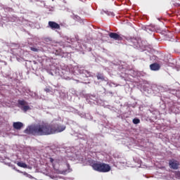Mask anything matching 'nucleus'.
<instances>
[{"label":"nucleus","mask_w":180,"mask_h":180,"mask_svg":"<svg viewBox=\"0 0 180 180\" xmlns=\"http://www.w3.org/2000/svg\"><path fill=\"white\" fill-rule=\"evenodd\" d=\"M65 125L61 124H39L28 127L25 133L27 134H32V136H50V134H56V133H61L65 130Z\"/></svg>","instance_id":"f257e3e1"},{"label":"nucleus","mask_w":180,"mask_h":180,"mask_svg":"<svg viewBox=\"0 0 180 180\" xmlns=\"http://www.w3.org/2000/svg\"><path fill=\"white\" fill-rule=\"evenodd\" d=\"M92 168L98 172H109L110 171V165L102 162H95L92 165Z\"/></svg>","instance_id":"f03ea898"},{"label":"nucleus","mask_w":180,"mask_h":180,"mask_svg":"<svg viewBox=\"0 0 180 180\" xmlns=\"http://www.w3.org/2000/svg\"><path fill=\"white\" fill-rule=\"evenodd\" d=\"M169 167H170L172 169H178V168H179V162L174 159L170 160H169Z\"/></svg>","instance_id":"7ed1b4c3"},{"label":"nucleus","mask_w":180,"mask_h":180,"mask_svg":"<svg viewBox=\"0 0 180 180\" xmlns=\"http://www.w3.org/2000/svg\"><path fill=\"white\" fill-rule=\"evenodd\" d=\"M18 105H20L21 106H22L21 109L22 110H23V112H27V110H30V106L25 105H27V103L25 101L18 100Z\"/></svg>","instance_id":"20e7f679"},{"label":"nucleus","mask_w":180,"mask_h":180,"mask_svg":"<svg viewBox=\"0 0 180 180\" xmlns=\"http://www.w3.org/2000/svg\"><path fill=\"white\" fill-rule=\"evenodd\" d=\"M48 25L49 27L52 29V30H60V25L54 21H49L48 22Z\"/></svg>","instance_id":"39448f33"},{"label":"nucleus","mask_w":180,"mask_h":180,"mask_svg":"<svg viewBox=\"0 0 180 180\" xmlns=\"http://www.w3.org/2000/svg\"><path fill=\"white\" fill-rule=\"evenodd\" d=\"M109 37L110 39H113L114 40H122V39H123L122 37H120V35L115 32H110L109 34Z\"/></svg>","instance_id":"423d86ee"},{"label":"nucleus","mask_w":180,"mask_h":180,"mask_svg":"<svg viewBox=\"0 0 180 180\" xmlns=\"http://www.w3.org/2000/svg\"><path fill=\"white\" fill-rule=\"evenodd\" d=\"M13 129H15V130H20L22 127H23V123L20 122H16L13 123Z\"/></svg>","instance_id":"0eeeda50"},{"label":"nucleus","mask_w":180,"mask_h":180,"mask_svg":"<svg viewBox=\"0 0 180 180\" xmlns=\"http://www.w3.org/2000/svg\"><path fill=\"white\" fill-rule=\"evenodd\" d=\"M150 68L152 71H158L161 68V66H160V64L155 63L150 65Z\"/></svg>","instance_id":"6e6552de"},{"label":"nucleus","mask_w":180,"mask_h":180,"mask_svg":"<svg viewBox=\"0 0 180 180\" xmlns=\"http://www.w3.org/2000/svg\"><path fill=\"white\" fill-rule=\"evenodd\" d=\"M96 78L97 79H100L101 81H106V79H105V76L103 75V73L97 72Z\"/></svg>","instance_id":"1a4fd4ad"},{"label":"nucleus","mask_w":180,"mask_h":180,"mask_svg":"<svg viewBox=\"0 0 180 180\" xmlns=\"http://www.w3.org/2000/svg\"><path fill=\"white\" fill-rule=\"evenodd\" d=\"M17 165L21 168H27V165L23 162H18Z\"/></svg>","instance_id":"9d476101"},{"label":"nucleus","mask_w":180,"mask_h":180,"mask_svg":"<svg viewBox=\"0 0 180 180\" xmlns=\"http://www.w3.org/2000/svg\"><path fill=\"white\" fill-rule=\"evenodd\" d=\"M17 172H19L20 174H23V175L28 176V178H32V176L30 174H27L26 172H22L20 170H17Z\"/></svg>","instance_id":"9b49d317"},{"label":"nucleus","mask_w":180,"mask_h":180,"mask_svg":"<svg viewBox=\"0 0 180 180\" xmlns=\"http://www.w3.org/2000/svg\"><path fill=\"white\" fill-rule=\"evenodd\" d=\"M134 124H139V123H140V119L139 118H134L133 120H132Z\"/></svg>","instance_id":"f8f14e48"},{"label":"nucleus","mask_w":180,"mask_h":180,"mask_svg":"<svg viewBox=\"0 0 180 180\" xmlns=\"http://www.w3.org/2000/svg\"><path fill=\"white\" fill-rule=\"evenodd\" d=\"M30 50H31L32 51H34L35 53H37V51H39V49L34 48V47H30Z\"/></svg>","instance_id":"ddd939ff"},{"label":"nucleus","mask_w":180,"mask_h":180,"mask_svg":"<svg viewBox=\"0 0 180 180\" xmlns=\"http://www.w3.org/2000/svg\"><path fill=\"white\" fill-rule=\"evenodd\" d=\"M49 161L50 162H51V164H53V162H54V159H53L52 158H50Z\"/></svg>","instance_id":"4468645a"},{"label":"nucleus","mask_w":180,"mask_h":180,"mask_svg":"<svg viewBox=\"0 0 180 180\" xmlns=\"http://www.w3.org/2000/svg\"><path fill=\"white\" fill-rule=\"evenodd\" d=\"M45 92H50V89H45Z\"/></svg>","instance_id":"2eb2a0df"},{"label":"nucleus","mask_w":180,"mask_h":180,"mask_svg":"<svg viewBox=\"0 0 180 180\" xmlns=\"http://www.w3.org/2000/svg\"><path fill=\"white\" fill-rule=\"evenodd\" d=\"M104 12H105V13H106V14L108 13V11H104Z\"/></svg>","instance_id":"dca6fc26"}]
</instances>
